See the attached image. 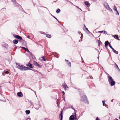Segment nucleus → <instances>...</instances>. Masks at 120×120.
Segmentation results:
<instances>
[{"label": "nucleus", "instance_id": "obj_1", "mask_svg": "<svg viewBox=\"0 0 120 120\" xmlns=\"http://www.w3.org/2000/svg\"><path fill=\"white\" fill-rule=\"evenodd\" d=\"M108 74V79L109 84L111 86H113L115 84V82L112 77Z\"/></svg>", "mask_w": 120, "mask_h": 120}, {"label": "nucleus", "instance_id": "obj_2", "mask_svg": "<svg viewBox=\"0 0 120 120\" xmlns=\"http://www.w3.org/2000/svg\"><path fill=\"white\" fill-rule=\"evenodd\" d=\"M81 101L87 104H89L86 97L85 95H84L82 96L81 98Z\"/></svg>", "mask_w": 120, "mask_h": 120}, {"label": "nucleus", "instance_id": "obj_3", "mask_svg": "<svg viewBox=\"0 0 120 120\" xmlns=\"http://www.w3.org/2000/svg\"><path fill=\"white\" fill-rule=\"evenodd\" d=\"M17 68L22 71H24V66L20 64L16 63Z\"/></svg>", "mask_w": 120, "mask_h": 120}, {"label": "nucleus", "instance_id": "obj_4", "mask_svg": "<svg viewBox=\"0 0 120 120\" xmlns=\"http://www.w3.org/2000/svg\"><path fill=\"white\" fill-rule=\"evenodd\" d=\"M104 4V6L108 10L110 11H112V10L109 6L108 3H105Z\"/></svg>", "mask_w": 120, "mask_h": 120}, {"label": "nucleus", "instance_id": "obj_5", "mask_svg": "<svg viewBox=\"0 0 120 120\" xmlns=\"http://www.w3.org/2000/svg\"><path fill=\"white\" fill-rule=\"evenodd\" d=\"M62 86H63V87L64 88L65 90H68V86L64 82V84H62Z\"/></svg>", "mask_w": 120, "mask_h": 120}, {"label": "nucleus", "instance_id": "obj_6", "mask_svg": "<svg viewBox=\"0 0 120 120\" xmlns=\"http://www.w3.org/2000/svg\"><path fill=\"white\" fill-rule=\"evenodd\" d=\"M76 116H75V117L73 115H71L69 118L70 120H76Z\"/></svg>", "mask_w": 120, "mask_h": 120}, {"label": "nucleus", "instance_id": "obj_7", "mask_svg": "<svg viewBox=\"0 0 120 120\" xmlns=\"http://www.w3.org/2000/svg\"><path fill=\"white\" fill-rule=\"evenodd\" d=\"M17 96L19 97H21L22 96L23 94L21 92H19L17 93Z\"/></svg>", "mask_w": 120, "mask_h": 120}, {"label": "nucleus", "instance_id": "obj_8", "mask_svg": "<svg viewBox=\"0 0 120 120\" xmlns=\"http://www.w3.org/2000/svg\"><path fill=\"white\" fill-rule=\"evenodd\" d=\"M34 64L35 66H37L39 67L40 68L41 67V66L36 61H35L34 62Z\"/></svg>", "mask_w": 120, "mask_h": 120}, {"label": "nucleus", "instance_id": "obj_9", "mask_svg": "<svg viewBox=\"0 0 120 120\" xmlns=\"http://www.w3.org/2000/svg\"><path fill=\"white\" fill-rule=\"evenodd\" d=\"M15 37V38L18 39H19L20 40H21L22 39V38L18 35H16Z\"/></svg>", "mask_w": 120, "mask_h": 120}, {"label": "nucleus", "instance_id": "obj_10", "mask_svg": "<svg viewBox=\"0 0 120 120\" xmlns=\"http://www.w3.org/2000/svg\"><path fill=\"white\" fill-rule=\"evenodd\" d=\"M112 36L114 37L115 39H116L118 40H119L120 39L119 38L118 35H112Z\"/></svg>", "mask_w": 120, "mask_h": 120}, {"label": "nucleus", "instance_id": "obj_11", "mask_svg": "<svg viewBox=\"0 0 120 120\" xmlns=\"http://www.w3.org/2000/svg\"><path fill=\"white\" fill-rule=\"evenodd\" d=\"M65 60L66 61V62H67L68 65H69L70 67H71V63L70 62H69V61L65 59Z\"/></svg>", "mask_w": 120, "mask_h": 120}, {"label": "nucleus", "instance_id": "obj_12", "mask_svg": "<svg viewBox=\"0 0 120 120\" xmlns=\"http://www.w3.org/2000/svg\"><path fill=\"white\" fill-rule=\"evenodd\" d=\"M8 71L7 70H5L4 71V72H2V74L4 75H5L6 74L8 73Z\"/></svg>", "mask_w": 120, "mask_h": 120}, {"label": "nucleus", "instance_id": "obj_13", "mask_svg": "<svg viewBox=\"0 0 120 120\" xmlns=\"http://www.w3.org/2000/svg\"><path fill=\"white\" fill-rule=\"evenodd\" d=\"M26 66H28L30 68H33L34 67L33 65L30 64V63H29L28 65H26Z\"/></svg>", "mask_w": 120, "mask_h": 120}, {"label": "nucleus", "instance_id": "obj_14", "mask_svg": "<svg viewBox=\"0 0 120 120\" xmlns=\"http://www.w3.org/2000/svg\"><path fill=\"white\" fill-rule=\"evenodd\" d=\"M84 3L87 6V7H89L90 5V4L89 3L87 2H84Z\"/></svg>", "mask_w": 120, "mask_h": 120}, {"label": "nucleus", "instance_id": "obj_15", "mask_svg": "<svg viewBox=\"0 0 120 120\" xmlns=\"http://www.w3.org/2000/svg\"><path fill=\"white\" fill-rule=\"evenodd\" d=\"M18 42V41L16 39L14 40L13 41V43L14 44H17Z\"/></svg>", "mask_w": 120, "mask_h": 120}, {"label": "nucleus", "instance_id": "obj_16", "mask_svg": "<svg viewBox=\"0 0 120 120\" xmlns=\"http://www.w3.org/2000/svg\"><path fill=\"white\" fill-rule=\"evenodd\" d=\"M63 110H62L60 112V116H61V119H60V120H62V118H63V113H62V112H63Z\"/></svg>", "mask_w": 120, "mask_h": 120}, {"label": "nucleus", "instance_id": "obj_17", "mask_svg": "<svg viewBox=\"0 0 120 120\" xmlns=\"http://www.w3.org/2000/svg\"><path fill=\"white\" fill-rule=\"evenodd\" d=\"M105 47H106L109 44V42L108 41H106L105 42Z\"/></svg>", "mask_w": 120, "mask_h": 120}, {"label": "nucleus", "instance_id": "obj_18", "mask_svg": "<svg viewBox=\"0 0 120 120\" xmlns=\"http://www.w3.org/2000/svg\"><path fill=\"white\" fill-rule=\"evenodd\" d=\"M112 51L114 53H115L116 54H117L118 53V51H116L114 49H113L112 50Z\"/></svg>", "mask_w": 120, "mask_h": 120}, {"label": "nucleus", "instance_id": "obj_19", "mask_svg": "<svg viewBox=\"0 0 120 120\" xmlns=\"http://www.w3.org/2000/svg\"><path fill=\"white\" fill-rule=\"evenodd\" d=\"M25 112L26 114H28L30 113V111L29 110H26L25 111Z\"/></svg>", "mask_w": 120, "mask_h": 120}, {"label": "nucleus", "instance_id": "obj_20", "mask_svg": "<svg viewBox=\"0 0 120 120\" xmlns=\"http://www.w3.org/2000/svg\"><path fill=\"white\" fill-rule=\"evenodd\" d=\"M29 68L28 67H26L24 66V71H26L29 70Z\"/></svg>", "mask_w": 120, "mask_h": 120}, {"label": "nucleus", "instance_id": "obj_21", "mask_svg": "<svg viewBox=\"0 0 120 120\" xmlns=\"http://www.w3.org/2000/svg\"><path fill=\"white\" fill-rule=\"evenodd\" d=\"M60 11V10L59 8H58L56 11V12L57 13H59Z\"/></svg>", "mask_w": 120, "mask_h": 120}, {"label": "nucleus", "instance_id": "obj_22", "mask_svg": "<svg viewBox=\"0 0 120 120\" xmlns=\"http://www.w3.org/2000/svg\"><path fill=\"white\" fill-rule=\"evenodd\" d=\"M14 5L15 6H19V4L17 3L15 1V3H13Z\"/></svg>", "mask_w": 120, "mask_h": 120}, {"label": "nucleus", "instance_id": "obj_23", "mask_svg": "<svg viewBox=\"0 0 120 120\" xmlns=\"http://www.w3.org/2000/svg\"><path fill=\"white\" fill-rule=\"evenodd\" d=\"M46 36L48 38H51V35L47 34H46Z\"/></svg>", "mask_w": 120, "mask_h": 120}, {"label": "nucleus", "instance_id": "obj_24", "mask_svg": "<svg viewBox=\"0 0 120 120\" xmlns=\"http://www.w3.org/2000/svg\"><path fill=\"white\" fill-rule=\"evenodd\" d=\"M114 8L113 9L114 10V11H117V8L116 6H115V5H114Z\"/></svg>", "mask_w": 120, "mask_h": 120}, {"label": "nucleus", "instance_id": "obj_25", "mask_svg": "<svg viewBox=\"0 0 120 120\" xmlns=\"http://www.w3.org/2000/svg\"><path fill=\"white\" fill-rule=\"evenodd\" d=\"M109 47L112 49V50L113 49H114L112 48V46L110 44V43H109Z\"/></svg>", "mask_w": 120, "mask_h": 120}, {"label": "nucleus", "instance_id": "obj_26", "mask_svg": "<svg viewBox=\"0 0 120 120\" xmlns=\"http://www.w3.org/2000/svg\"><path fill=\"white\" fill-rule=\"evenodd\" d=\"M11 35H12L15 38V36H16V35L15 34H13V33L11 34Z\"/></svg>", "mask_w": 120, "mask_h": 120}, {"label": "nucleus", "instance_id": "obj_27", "mask_svg": "<svg viewBox=\"0 0 120 120\" xmlns=\"http://www.w3.org/2000/svg\"><path fill=\"white\" fill-rule=\"evenodd\" d=\"M40 33L42 34H45V33L43 32H40Z\"/></svg>", "mask_w": 120, "mask_h": 120}, {"label": "nucleus", "instance_id": "obj_28", "mask_svg": "<svg viewBox=\"0 0 120 120\" xmlns=\"http://www.w3.org/2000/svg\"><path fill=\"white\" fill-rule=\"evenodd\" d=\"M101 41H99L98 42V45L99 46L100 45V43H101Z\"/></svg>", "mask_w": 120, "mask_h": 120}, {"label": "nucleus", "instance_id": "obj_29", "mask_svg": "<svg viewBox=\"0 0 120 120\" xmlns=\"http://www.w3.org/2000/svg\"><path fill=\"white\" fill-rule=\"evenodd\" d=\"M42 59L44 60V61H46V60L45 58L44 57V56L42 57Z\"/></svg>", "mask_w": 120, "mask_h": 120}, {"label": "nucleus", "instance_id": "obj_30", "mask_svg": "<svg viewBox=\"0 0 120 120\" xmlns=\"http://www.w3.org/2000/svg\"><path fill=\"white\" fill-rule=\"evenodd\" d=\"M58 22H59V21L56 18L55 16H52Z\"/></svg>", "mask_w": 120, "mask_h": 120}, {"label": "nucleus", "instance_id": "obj_31", "mask_svg": "<svg viewBox=\"0 0 120 120\" xmlns=\"http://www.w3.org/2000/svg\"><path fill=\"white\" fill-rule=\"evenodd\" d=\"M22 48H23V49H25V51L26 49H27V48H26L24 47H22Z\"/></svg>", "mask_w": 120, "mask_h": 120}, {"label": "nucleus", "instance_id": "obj_32", "mask_svg": "<svg viewBox=\"0 0 120 120\" xmlns=\"http://www.w3.org/2000/svg\"><path fill=\"white\" fill-rule=\"evenodd\" d=\"M102 103H103V106H104V104H105V102L104 101H102Z\"/></svg>", "mask_w": 120, "mask_h": 120}, {"label": "nucleus", "instance_id": "obj_33", "mask_svg": "<svg viewBox=\"0 0 120 120\" xmlns=\"http://www.w3.org/2000/svg\"><path fill=\"white\" fill-rule=\"evenodd\" d=\"M85 29H86V30H87V31H88L89 32V33H90V31H89L88 30V28H86V27H85Z\"/></svg>", "mask_w": 120, "mask_h": 120}, {"label": "nucleus", "instance_id": "obj_34", "mask_svg": "<svg viewBox=\"0 0 120 120\" xmlns=\"http://www.w3.org/2000/svg\"><path fill=\"white\" fill-rule=\"evenodd\" d=\"M95 120H100L99 118H98V117H97L96 119Z\"/></svg>", "mask_w": 120, "mask_h": 120}, {"label": "nucleus", "instance_id": "obj_35", "mask_svg": "<svg viewBox=\"0 0 120 120\" xmlns=\"http://www.w3.org/2000/svg\"><path fill=\"white\" fill-rule=\"evenodd\" d=\"M30 90H32V91H34V92L35 93V95H36V93L34 91V90H32V89H30Z\"/></svg>", "mask_w": 120, "mask_h": 120}, {"label": "nucleus", "instance_id": "obj_36", "mask_svg": "<svg viewBox=\"0 0 120 120\" xmlns=\"http://www.w3.org/2000/svg\"><path fill=\"white\" fill-rule=\"evenodd\" d=\"M26 51H27L29 53L30 52V51H29V50L28 49H26Z\"/></svg>", "mask_w": 120, "mask_h": 120}, {"label": "nucleus", "instance_id": "obj_37", "mask_svg": "<svg viewBox=\"0 0 120 120\" xmlns=\"http://www.w3.org/2000/svg\"><path fill=\"white\" fill-rule=\"evenodd\" d=\"M116 11V15H119V14L118 11Z\"/></svg>", "mask_w": 120, "mask_h": 120}, {"label": "nucleus", "instance_id": "obj_38", "mask_svg": "<svg viewBox=\"0 0 120 120\" xmlns=\"http://www.w3.org/2000/svg\"><path fill=\"white\" fill-rule=\"evenodd\" d=\"M12 2H13V3H15V0H11Z\"/></svg>", "mask_w": 120, "mask_h": 120}, {"label": "nucleus", "instance_id": "obj_39", "mask_svg": "<svg viewBox=\"0 0 120 120\" xmlns=\"http://www.w3.org/2000/svg\"><path fill=\"white\" fill-rule=\"evenodd\" d=\"M36 72H37V73H38L41 74V72H39L37 71H36Z\"/></svg>", "mask_w": 120, "mask_h": 120}, {"label": "nucleus", "instance_id": "obj_40", "mask_svg": "<svg viewBox=\"0 0 120 120\" xmlns=\"http://www.w3.org/2000/svg\"><path fill=\"white\" fill-rule=\"evenodd\" d=\"M36 72H37V73H38L41 74V72H39L37 71H36Z\"/></svg>", "mask_w": 120, "mask_h": 120}, {"label": "nucleus", "instance_id": "obj_41", "mask_svg": "<svg viewBox=\"0 0 120 120\" xmlns=\"http://www.w3.org/2000/svg\"><path fill=\"white\" fill-rule=\"evenodd\" d=\"M104 31V33L106 34L107 33V32H106L105 31Z\"/></svg>", "mask_w": 120, "mask_h": 120}, {"label": "nucleus", "instance_id": "obj_42", "mask_svg": "<svg viewBox=\"0 0 120 120\" xmlns=\"http://www.w3.org/2000/svg\"><path fill=\"white\" fill-rule=\"evenodd\" d=\"M39 107H36V108H35V109H37V110H38V109H39Z\"/></svg>", "mask_w": 120, "mask_h": 120}, {"label": "nucleus", "instance_id": "obj_43", "mask_svg": "<svg viewBox=\"0 0 120 120\" xmlns=\"http://www.w3.org/2000/svg\"><path fill=\"white\" fill-rule=\"evenodd\" d=\"M104 31H100L99 32L102 33L104 32Z\"/></svg>", "mask_w": 120, "mask_h": 120}, {"label": "nucleus", "instance_id": "obj_44", "mask_svg": "<svg viewBox=\"0 0 120 120\" xmlns=\"http://www.w3.org/2000/svg\"><path fill=\"white\" fill-rule=\"evenodd\" d=\"M62 93H63V95H64L65 94V93L64 91H62Z\"/></svg>", "mask_w": 120, "mask_h": 120}, {"label": "nucleus", "instance_id": "obj_45", "mask_svg": "<svg viewBox=\"0 0 120 120\" xmlns=\"http://www.w3.org/2000/svg\"><path fill=\"white\" fill-rule=\"evenodd\" d=\"M81 37H82V36H83V35H82V33H81Z\"/></svg>", "mask_w": 120, "mask_h": 120}, {"label": "nucleus", "instance_id": "obj_46", "mask_svg": "<svg viewBox=\"0 0 120 120\" xmlns=\"http://www.w3.org/2000/svg\"><path fill=\"white\" fill-rule=\"evenodd\" d=\"M78 33L79 34L81 33V32L79 31H78Z\"/></svg>", "mask_w": 120, "mask_h": 120}, {"label": "nucleus", "instance_id": "obj_47", "mask_svg": "<svg viewBox=\"0 0 120 120\" xmlns=\"http://www.w3.org/2000/svg\"><path fill=\"white\" fill-rule=\"evenodd\" d=\"M114 99H112L111 101V102H113V100Z\"/></svg>", "mask_w": 120, "mask_h": 120}, {"label": "nucleus", "instance_id": "obj_48", "mask_svg": "<svg viewBox=\"0 0 120 120\" xmlns=\"http://www.w3.org/2000/svg\"><path fill=\"white\" fill-rule=\"evenodd\" d=\"M30 36H29L28 35V37H27V38H30Z\"/></svg>", "mask_w": 120, "mask_h": 120}, {"label": "nucleus", "instance_id": "obj_49", "mask_svg": "<svg viewBox=\"0 0 120 120\" xmlns=\"http://www.w3.org/2000/svg\"><path fill=\"white\" fill-rule=\"evenodd\" d=\"M28 119H29V120H31V119L30 118H27L26 119V120H27Z\"/></svg>", "mask_w": 120, "mask_h": 120}, {"label": "nucleus", "instance_id": "obj_50", "mask_svg": "<svg viewBox=\"0 0 120 120\" xmlns=\"http://www.w3.org/2000/svg\"><path fill=\"white\" fill-rule=\"evenodd\" d=\"M82 41V40H80L79 41V42H81V41Z\"/></svg>", "mask_w": 120, "mask_h": 120}, {"label": "nucleus", "instance_id": "obj_51", "mask_svg": "<svg viewBox=\"0 0 120 120\" xmlns=\"http://www.w3.org/2000/svg\"><path fill=\"white\" fill-rule=\"evenodd\" d=\"M30 55H31V54H32V53H31V52H30Z\"/></svg>", "mask_w": 120, "mask_h": 120}, {"label": "nucleus", "instance_id": "obj_52", "mask_svg": "<svg viewBox=\"0 0 120 120\" xmlns=\"http://www.w3.org/2000/svg\"><path fill=\"white\" fill-rule=\"evenodd\" d=\"M75 116H76V114L75 113Z\"/></svg>", "mask_w": 120, "mask_h": 120}, {"label": "nucleus", "instance_id": "obj_53", "mask_svg": "<svg viewBox=\"0 0 120 120\" xmlns=\"http://www.w3.org/2000/svg\"><path fill=\"white\" fill-rule=\"evenodd\" d=\"M2 9H3V10H5V8H3Z\"/></svg>", "mask_w": 120, "mask_h": 120}, {"label": "nucleus", "instance_id": "obj_54", "mask_svg": "<svg viewBox=\"0 0 120 120\" xmlns=\"http://www.w3.org/2000/svg\"><path fill=\"white\" fill-rule=\"evenodd\" d=\"M86 26L85 25H84V27L85 28Z\"/></svg>", "mask_w": 120, "mask_h": 120}, {"label": "nucleus", "instance_id": "obj_55", "mask_svg": "<svg viewBox=\"0 0 120 120\" xmlns=\"http://www.w3.org/2000/svg\"><path fill=\"white\" fill-rule=\"evenodd\" d=\"M29 70H32V69H30V68H29Z\"/></svg>", "mask_w": 120, "mask_h": 120}, {"label": "nucleus", "instance_id": "obj_56", "mask_svg": "<svg viewBox=\"0 0 120 120\" xmlns=\"http://www.w3.org/2000/svg\"><path fill=\"white\" fill-rule=\"evenodd\" d=\"M30 103L32 104V102H30Z\"/></svg>", "mask_w": 120, "mask_h": 120}, {"label": "nucleus", "instance_id": "obj_57", "mask_svg": "<svg viewBox=\"0 0 120 120\" xmlns=\"http://www.w3.org/2000/svg\"><path fill=\"white\" fill-rule=\"evenodd\" d=\"M44 7L46 8L48 10V9L46 7Z\"/></svg>", "mask_w": 120, "mask_h": 120}, {"label": "nucleus", "instance_id": "obj_58", "mask_svg": "<svg viewBox=\"0 0 120 120\" xmlns=\"http://www.w3.org/2000/svg\"><path fill=\"white\" fill-rule=\"evenodd\" d=\"M77 8H79L78 7V6H76V7Z\"/></svg>", "mask_w": 120, "mask_h": 120}, {"label": "nucleus", "instance_id": "obj_59", "mask_svg": "<svg viewBox=\"0 0 120 120\" xmlns=\"http://www.w3.org/2000/svg\"><path fill=\"white\" fill-rule=\"evenodd\" d=\"M105 106H106V104H105Z\"/></svg>", "mask_w": 120, "mask_h": 120}, {"label": "nucleus", "instance_id": "obj_60", "mask_svg": "<svg viewBox=\"0 0 120 120\" xmlns=\"http://www.w3.org/2000/svg\"><path fill=\"white\" fill-rule=\"evenodd\" d=\"M115 120H118L117 119H116Z\"/></svg>", "mask_w": 120, "mask_h": 120}, {"label": "nucleus", "instance_id": "obj_61", "mask_svg": "<svg viewBox=\"0 0 120 120\" xmlns=\"http://www.w3.org/2000/svg\"><path fill=\"white\" fill-rule=\"evenodd\" d=\"M80 10L81 11H82V10L81 9H80Z\"/></svg>", "mask_w": 120, "mask_h": 120}, {"label": "nucleus", "instance_id": "obj_62", "mask_svg": "<svg viewBox=\"0 0 120 120\" xmlns=\"http://www.w3.org/2000/svg\"><path fill=\"white\" fill-rule=\"evenodd\" d=\"M98 59H99V57H98Z\"/></svg>", "mask_w": 120, "mask_h": 120}, {"label": "nucleus", "instance_id": "obj_63", "mask_svg": "<svg viewBox=\"0 0 120 120\" xmlns=\"http://www.w3.org/2000/svg\"><path fill=\"white\" fill-rule=\"evenodd\" d=\"M119 118V119H120V116Z\"/></svg>", "mask_w": 120, "mask_h": 120}, {"label": "nucleus", "instance_id": "obj_64", "mask_svg": "<svg viewBox=\"0 0 120 120\" xmlns=\"http://www.w3.org/2000/svg\"><path fill=\"white\" fill-rule=\"evenodd\" d=\"M116 66H117V67H118V66L117 65H116Z\"/></svg>", "mask_w": 120, "mask_h": 120}]
</instances>
